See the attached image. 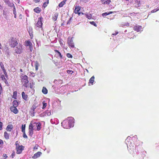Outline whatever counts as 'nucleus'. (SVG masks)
<instances>
[{"instance_id": "473e14b6", "label": "nucleus", "mask_w": 159, "mask_h": 159, "mask_svg": "<svg viewBox=\"0 0 159 159\" xmlns=\"http://www.w3.org/2000/svg\"><path fill=\"white\" fill-rule=\"evenodd\" d=\"M37 125H38V126H37V128H36V130H39L41 128V124L39 123H37Z\"/></svg>"}, {"instance_id": "3c124183", "label": "nucleus", "mask_w": 159, "mask_h": 159, "mask_svg": "<svg viewBox=\"0 0 159 159\" xmlns=\"http://www.w3.org/2000/svg\"><path fill=\"white\" fill-rule=\"evenodd\" d=\"M39 64L38 62L37 61H36L35 63V66H39Z\"/></svg>"}, {"instance_id": "5fc2aeb1", "label": "nucleus", "mask_w": 159, "mask_h": 159, "mask_svg": "<svg viewBox=\"0 0 159 159\" xmlns=\"http://www.w3.org/2000/svg\"><path fill=\"white\" fill-rule=\"evenodd\" d=\"M4 82H5V83L6 84L7 86H8L9 85V83L7 81V80H5V81H4Z\"/></svg>"}, {"instance_id": "5701e85b", "label": "nucleus", "mask_w": 159, "mask_h": 159, "mask_svg": "<svg viewBox=\"0 0 159 159\" xmlns=\"http://www.w3.org/2000/svg\"><path fill=\"white\" fill-rule=\"evenodd\" d=\"M58 16V13H56L54 14L52 16V19L54 21H55L57 20V17Z\"/></svg>"}, {"instance_id": "bb28decb", "label": "nucleus", "mask_w": 159, "mask_h": 159, "mask_svg": "<svg viewBox=\"0 0 159 159\" xmlns=\"http://www.w3.org/2000/svg\"><path fill=\"white\" fill-rule=\"evenodd\" d=\"M44 115H47L48 116H50L51 115V111H50L47 110L44 112Z\"/></svg>"}, {"instance_id": "49530a36", "label": "nucleus", "mask_w": 159, "mask_h": 159, "mask_svg": "<svg viewBox=\"0 0 159 159\" xmlns=\"http://www.w3.org/2000/svg\"><path fill=\"white\" fill-rule=\"evenodd\" d=\"M36 108V107L35 105H33L32 108V111H34L35 109Z\"/></svg>"}, {"instance_id": "c756f323", "label": "nucleus", "mask_w": 159, "mask_h": 159, "mask_svg": "<svg viewBox=\"0 0 159 159\" xmlns=\"http://www.w3.org/2000/svg\"><path fill=\"white\" fill-rule=\"evenodd\" d=\"M0 66L2 71L6 70L4 67V64L2 62H0Z\"/></svg>"}, {"instance_id": "bf43d9fd", "label": "nucleus", "mask_w": 159, "mask_h": 159, "mask_svg": "<svg viewBox=\"0 0 159 159\" xmlns=\"http://www.w3.org/2000/svg\"><path fill=\"white\" fill-rule=\"evenodd\" d=\"M11 156H12V158H13L15 156V153L14 152H13L12 153Z\"/></svg>"}, {"instance_id": "0e129e2a", "label": "nucleus", "mask_w": 159, "mask_h": 159, "mask_svg": "<svg viewBox=\"0 0 159 159\" xmlns=\"http://www.w3.org/2000/svg\"><path fill=\"white\" fill-rule=\"evenodd\" d=\"M30 75L32 76L33 77H34L35 76L34 73L33 72H30Z\"/></svg>"}, {"instance_id": "aec40b11", "label": "nucleus", "mask_w": 159, "mask_h": 159, "mask_svg": "<svg viewBox=\"0 0 159 159\" xmlns=\"http://www.w3.org/2000/svg\"><path fill=\"white\" fill-rule=\"evenodd\" d=\"M29 135L30 136H31L33 134V130H34L31 127L29 126Z\"/></svg>"}, {"instance_id": "13d9d810", "label": "nucleus", "mask_w": 159, "mask_h": 159, "mask_svg": "<svg viewBox=\"0 0 159 159\" xmlns=\"http://www.w3.org/2000/svg\"><path fill=\"white\" fill-rule=\"evenodd\" d=\"M137 136L136 135H135L134 136H133L132 137V139L133 140H134L135 139H136V140H137Z\"/></svg>"}, {"instance_id": "2f4dec72", "label": "nucleus", "mask_w": 159, "mask_h": 159, "mask_svg": "<svg viewBox=\"0 0 159 159\" xmlns=\"http://www.w3.org/2000/svg\"><path fill=\"white\" fill-rule=\"evenodd\" d=\"M17 92L14 91L13 93V95H12V98L16 99L17 98Z\"/></svg>"}, {"instance_id": "e2e57ef3", "label": "nucleus", "mask_w": 159, "mask_h": 159, "mask_svg": "<svg viewBox=\"0 0 159 159\" xmlns=\"http://www.w3.org/2000/svg\"><path fill=\"white\" fill-rule=\"evenodd\" d=\"M12 7L13 8V11H16V8L15 7V6L14 5V4L13 5V6H12Z\"/></svg>"}, {"instance_id": "4468645a", "label": "nucleus", "mask_w": 159, "mask_h": 159, "mask_svg": "<svg viewBox=\"0 0 159 159\" xmlns=\"http://www.w3.org/2000/svg\"><path fill=\"white\" fill-rule=\"evenodd\" d=\"M42 154V152H38L35 153L34 155L32 157V158L33 159H36L39 157Z\"/></svg>"}, {"instance_id": "f8f14e48", "label": "nucleus", "mask_w": 159, "mask_h": 159, "mask_svg": "<svg viewBox=\"0 0 159 159\" xmlns=\"http://www.w3.org/2000/svg\"><path fill=\"white\" fill-rule=\"evenodd\" d=\"M9 14L8 10H3V16L7 20L8 19V14Z\"/></svg>"}, {"instance_id": "c85d7f7f", "label": "nucleus", "mask_w": 159, "mask_h": 159, "mask_svg": "<svg viewBox=\"0 0 159 159\" xmlns=\"http://www.w3.org/2000/svg\"><path fill=\"white\" fill-rule=\"evenodd\" d=\"M135 2H136V4L135 6L136 7H138L140 6V2L138 0H136Z\"/></svg>"}, {"instance_id": "9b49d317", "label": "nucleus", "mask_w": 159, "mask_h": 159, "mask_svg": "<svg viewBox=\"0 0 159 159\" xmlns=\"http://www.w3.org/2000/svg\"><path fill=\"white\" fill-rule=\"evenodd\" d=\"M37 126H38L37 125V123L34 122L33 123H30L29 125V126H30L32 129L34 130H36V128H37Z\"/></svg>"}, {"instance_id": "58836bf2", "label": "nucleus", "mask_w": 159, "mask_h": 159, "mask_svg": "<svg viewBox=\"0 0 159 159\" xmlns=\"http://www.w3.org/2000/svg\"><path fill=\"white\" fill-rule=\"evenodd\" d=\"M5 77L4 75H2L1 76V79L3 82L6 80V79L5 78Z\"/></svg>"}, {"instance_id": "a211bd4d", "label": "nucleus", "mask_w": 159, "mask_h": 159, "mask_svg": "<svg viewBox=\"0 0 159 159\" xmlns=\"http://www.w3.org/2000/svg\"><path fill=\"white\" fill-rule=\"evenodd\" d=\"M80 8L79 6H76L75 9L74 10V12L75 14L78 13L80 10Z\"/></svg>"}, {"instance_id": "2eb2a0df", "label": "nucleus", "mask_w": 159, "mask_h": 159, "mask_svg": "<svg viewBox=\"0 0 159 159\" xmlns=\"http://www.w3.org/2000/svg\"><path fill=\"white\" fill-rule=\"evenodd\" d=\"M4 2L6 3V4H7V5L11 7H12V6H13L14 4L13 3L11 2L9 0H3Z\"/></svg>"}, {"instance_id": "de8ad7c7", "label": "nucleus", "mask_w": 159, "mask_h": 159, "mask_svg": "<svg viewBox=\"0 0 159 159\" xmlns=\"http://www.w3.org/2000/svg\"><path fill=\"white\" fill-rule=\"evenodd\" d=\"M90 23L91 25H93L94 26H96V24L94 21H90L89 22Z\"/></svg>"}, {"instance_id": "09e8293b", "label": "nucleus", "mask_w": 159, "mask_h": 159, "mask_svg": "<svg viewBox=\"0 0 159 159\" xmlns=\"http://www.w3.org/2000/svg\"><path fill=\"white\" fill-rule=\"evenodd\" d=\"M108 15V13H107V12H105V13H103L102 14V16H105Z\"/></svg>"}, {"instance_id": "69168bd1", "label": "nucleus", "mask_w": 159, "mask_h": 159, "mask_svg": "<svg viewBox=\"0 0 159 159\" xmlns=\"http://www.w3.org/2000/svg\"><path fill=\"white\" fill-rule=\"evenodd\" d=\"M78 15L79 16H80L81 14H82V15H84V13L83 12H78Z\"/></svg>"}, {"instance_id": "6ab92c4d", "label": "nucleus", "mask_w": 159, "mask_h": 159, "mask_svg": "<svg viewBox=\"0 0 159 159\" xmlns=\"http://www.w3.org/2000/svg\"><path fill=\"white\" fill-rule=\"evenodd\" d=\"M94 78L95 77L94 76H92L89 80V83L90 84L93 85V82L94 81Z\"/></svg>"}, {"instance_id": "f257e3e1", "label": "nucleus", "mask_w": 159, "mask_h": 159, "mask_svg": "<svg viewBox=\"0 0 159 159\" xmlns=\"http://www.w3.org/2000/svg\"><path fill=\"white\" fill-rule=\"evenodd\" d=\"M132 142V140L131 139V138L130 136H128L125 141V143L127 145L129 152L130 153L133 154L136 151L135 150L136 146L135 144Z\"/></svg>"}, {"instance_id": "423d86ee", "label": "nucleus", "mask_w": 159, "mask_h": 159, "mask_svg": "<svg viewBox=\"0 0 159 159\" xmlns=\"http://www.w3.org/2000/svg\"><path fill=\"white\" fill-rule=\"evenodd\" d=\"M22 48L20 44H19L15 48L14 51L15 53L17 54H21L22 52Z\"/></svg>"}, {"instance_id": "680f3d73", "label": "nucleus", "mask_w": 159, "mask_h": 159, "mask_svg": "<svg viewBox=\"0 0 159 159\" xmlns=\"http://www.w3.org/2000/svg\"><path fill=\"white\" fill-rule=\"evenodd\" d=\"M4 49L6 50V51L8 49V47L7 46H5V47H4Z\"/></svg>"}, {"instance_id": "4c0bfd02", "label": "nucleus", "mask_w": 159, "mask_h": 159, "mask_svg": "<svg viewBox=\"0 0 159 159\" xmlns=\"http://www.w3.org/2000/svg\"><path fill=\"white\" fill-rule=\"evenodd\" d=\"M86 17L89 19H91L92 18V15L90 14H85Z\"/></svg>"}, {"instance_id": "1a4fd4ad", "label": "nucleus", "mask_w": 159, "mask_h": 159, "mask_svg": "<svg viewBox=\"0 0 159 159\" xmlns=\"http://www.w3.org/2000/svg\"><path fill=\"white\" fill-rule=\"evenodd\" d=\"M67 43L70 47L72 48H74L75 47L74 43L72 38H68Z\"/></svg>"}, {"instance_id": "4be33fe9", "label": "nucleus", "mask_w": 159, "mask_h": 159, "mask_svg": "<svg viewBox=\"0 0 159 159\" xmlns=\"http://www.w3.org/2000/svg\"><path fill=\"white\" fill-rule=\"evenodd\" d=\"M13 128V126L12 125H8L7 126V128H6V130L7 131H11V129H12Z\"/></svg>"}, {"instance_id": "7ed1b4c3", "label": "nucleus", "mask_w": 159, "mask_h": 159, "mask_svg": "<svg viewBox=\"0 0 159 159\" xmlns=\"http://www.w3.org/2000/svg\"><path fill=\"white\" fill-rule=\"evenodd\" d=\"M43 19V18L42 16L38 18V22L36 23L35 25L36 29H38L39 28L42 27L43 23L42 22V20Z\"/></svg>"}, {"instance_id": "20e7f679", "label": "nucleus", "mask_w": 159, "mask_h": 159, "mask_svg": "<svg viewBox=\"0 0 159 159\" xmlns=\"http://www.w3.org/2000/svg\"><path fill=\"white\" fill-rule=\"evenodd\" d=\"M21 80L22 82H24L23 86L26 88L29 87L28 84L29 81L28 80V77L26 75L22 76L21 77Z\"/></svg>"}, {"instance_id": "412c9836", "label": "nucleus", "mask_w": 159, "mask_h": 159, "mask_svg": "<svg viewBox=\"0 0 159 159\" xmlns=\"http://www.w3.org/2000/svg\"><path fill=\"white\" fill-rule=\"evenodd\" d=\"M34 11L35 12L39 13L41 12V10L40 8L38 7L34 8Z\"/></svg>"}, {"instance_id": "774afa93", "label": "nucleus", "mask_w": 159, "mask_h": 159, "mask_svg": "<svg viewBox=\"0 0 159 159\" xmlns=\"http://www.w3.org/2000/svg\"><path fill=\"white\" fill-rule=\"evenodd\" d=\"M118 32H116L115 33L112 34V35H116L118 34Z\"/></svg>"}, {"instance_id": "603ef678", "label": "nucleus", "mask_w": 159, "mask_h": 159, "mask_svg": "<svg viewBox=\"0 0 159 159\" xmlns=\"http://www.w3.org/2000/svg\"><path fill=\"white\" fill-rule=\"evenodd\" d=\"M23 137L25 138H28L27 136L25 134V132H23Z\"/></svg>"}, {"instance_id": "7c9ffc66", "label": "nucleus", "mask_w": 159, "mask_h": 159, "mask_svg": "<svg viewBox=\"0 0 159 159\" xmlns=\"http://www.w3.org/2000/svg\"><path fill=\"white\" fill-rule=\"evenodd\" d=\"M159 10V8L158 9V8L155 9H154L152 10L151 12H150L148 14V16H149V15H150L151 14V13H153L155 12H157V11H158Z\"/></svg>"}, {"instance_id": "c03bdc74", "label": "nucleus", "mask_w": 159, "mask_h": 159, "mask_svg": "<svg viewBox=\"0 0 159 159\" xmlns=\"http://www.w3.org/2000/svg\"><path fill=\"white\" fill-rule=\"evenodd\" d=\"M56 52H57L58 55L60 57V58H62V55H61V53L60 52H59L58 51H57V50H56Z\"/></svg>"}, {"instance_id": "a18cd8bd", "label": "nucleus", "mask_w": 159, "mask_h": 159, "mask_svg": "<svg viewBox=\"0 0 159 159\" xmlns=\"http://www.w3.org/2000/svg\"><path fill=\"white\" fill-rule=\"evenodd\" d=\"M66 56L68 57V58H72V56L69 53H67L66 54Z\"/></svg>"}, {"instance_id": "f704fd0d", "label": "nucleus", "mask_w": 159, "mask_h": 159, "mask_svg": "<svg viewBox=\"0 0 159 159\" xmlns=\"http://www.w3.org/2000/svg\"><path fill=\"white\" fill-rule=\"evenodd\" d=\"M4 136L5 138L7 139H8L9 138V137L8 134L6 132H5L4 133Z\"/></svg>"}, {"instance_id": "79ce46f5", "label": "nucleus", "mask_w": 159, "mask_h": 159, "mask_svg": "<svg viewBox=\"0 0 159 159\" xmlns=\"http://www.w3.org/2000/svg\"><path fill=\"white\" fill-rule=\"evenodd\" d=\"M43 107L42 108L44 109L47 106V103L45 102L44 101L43 102Z\"/></svg>"}, {"instance_id": "864d4df0", "label": "nucleus", "mask_w": 159, "mask_h": 159, "mask_svg": "<svg viewBox=\"0 0 159 159\" xmlns=\"http://www.w3.org/2000/svg\"><path fill=\"white\" fill-rule=\"evenodd\" d=\"M38 145L37 144H36L34 148V150H37L38 149Z\"/></svg>"}, {"instance_id": "f03ea898", "label": "nucleus", "mask_w": 159, "mask_h": 159, "mask_svg": "<svg viewBox=\"0 0 159 159\" xmlns=\"http://www.w3.org/2000/svg\"><path fill=\"white\" fill-rule=\"evenodd\" d=\"M20 142L18 141H16L15 143L16 146V153L17 154H20L22 152V151L24 149V147L22 145H19Z\"/></svg>"}, {"instance_id": "ea45409f", "label": "nucleus", "mask_w": 159, "mask_h": 159, "mask_svg": "<svg viewBox=\"0 0 159 159\" xmlns=\"http://www.w3.org/2000/svg\"><path fill=\"white\" fill-rule=\"evenodd\" d=\"M111 2V1L110 0H106V1H105V2L103 3V4L108 5Z\"/></svg>"}, {"instance_id": "ddd939ff", "label": "nucleus", "mask_w": 159, "mask_h": 159, "mask_svg": "<svg viewBox=\"0 0 159 159\" xmlns=\"http://www.w3.org/2000/svg\"><path fill=\"white\" fill-rule=\"evenodd\" d=\"M10 109L11 111L15 114H17L18 112V111L16 107L11 106L10 107Z\"/></svg>"}, {"instance_id": "6e6552de", "label": "nucleus", "mask_w": 159, "mask_h": 159, "mask_svg": "<svg viewBox=\"0 0 159 159\" xmlns=\"http://www.w3.org/2000/svg\"><path fill=\"white\" fill-rule=\"evenodd\" d=\"M67 119L68 120H69V126L70 128L73 127L74 126V118L72 117H68Z\"/></svg>"}, {"instance_id": "0eeeda50", "label": "nucleus", "mask_w": 159, "mask_h": 159, "mask_svg": "<svg viewBox=\"0 0 159 159\" xmlns=\"http://www.w3.org/2000/svg\"><path fill=\"white\" fill-rule=\"evenodd\" d=\"M9 41L10 45L11 47L14 48L18 44L17 42L16 39V38H12Z\"/></svg>"}, {"instance_id": "9d476101", "label": "nucleus", "mask_w": 159, "mask_h": 159, "mask_svg": "<svg viewBox=\"0 0 159 159\" xmlns=\"http://www.w3.org/2000/svg\"><path fill=\"white\" fill-rule=\"evenodd\" d=\"M142 27L141 26L138 25H136L134 26V30L137 32L141 31L142 30Z\"/></svg>"}, {"instance_id": "a878e982", "label": "nucleus", "mask_w": 159, "mask_h": 159, "mask_svg": "<svg viewBox=\"0 0 159 159\" xmlns=\"http://www.w3.org/2000/svg\"><path fill=\"white\" fill-rule=\"evenodd\" d=\"M25 45L27 47V46L30 47L31 46H32V44L30 41L28 40L25 43Z\"/></svg>"}, {"instance_id": "393cba45", "label": "nucleus", "mask_w": 159, "mask_h": 159, "mask_svg": "<svg viewBox=\"0 0 159 159\" xmlns=\"http://www.w3.org/2000/svg\"><path fill=\"white\" fill-rule=\"evenodd\" d=\"M13 107H16L19 105L18 102L17 101L14 100L13 102Z\"/></svg>"}, {"instance_id": "dca6fc26", "label": "nucleus", "mask_w": 159, "mask_h": 159, "mask_svg": "<svg viewBox=\"0 0 159 159\" xmlns=\"http://www.w3.org/2000/svg\"><path fill=\"white\" fill-rule=\"evenodd\" d=\"M51 122L52 124L57 125L59 123L58 120L57 118H54L53 119L51 120Z\"/></svg>"}, {"instance_id": "b1692460", "label": "nucleus", "mask_w": 159, "mask_h": 159, "mask_svg": "<svg viewBox=\"0 0 159 159\" xmlns=\"http://www.w3.org/2000/svg\"><path fill=\"white\" fill-rule=\"evenodd\" d=\"M42 91V92L44 94H47L48 93L47 89L44 87L43 88Z\"/></svg>"}, {"instance_id": "6e6d98bb", "label": "nucleus", "mask_w": 159, "mask_h": 159, "mask_svg": "<svg viewBox=\"0 0 159 159\" xmlns=\"http://www.w3.org/2000/svg\"><path fill=\"white\" fill-rule=\"evenodd\" d=\"M2 122H0V130H1L2 129Z\"/></svg>"}, {"instance_id": "f3484780", "label": "nucleus", "mask_w": 159, "mask_h": 159, "mask_svg": "<svg viewBox=\"0 0 159 159\" xmlns=\"http://www.w3.org/2000/svg\"><path fill=\"white\" fill-rule=\"evenodd\" d=\"M22 98L23 99L27 101L28 100L27 97L28 96L27 94L25 93L24 92H22L21 93Z\"/></svg>"}, {"instance_id": "a19ab883", "label": "nucleus", "mask_w": 159, "mask_h": 159, "mask_svg": "<svg viewBox=\"0 0 159 159\" xmlns=\"http://www.w3.org/2000/svg\"><path fill=\"white\" fill-rule=\"evenodd\" d=\"M67 73L69 74L72 75L74 71L71 70H67L66 71Z\"/></svg>"}, {"instance_id": "338daca9", "label": "nucleus", "mask_w": 159, "mask_h": 159, "mask_svg": "<svg viewBox=\"0 0 159 159\" xmlns=\"http://www.w3.org/2000/svg\"><path fill=\"white\" fill-rule=\"evenodd\" d=\"M31 112H32V114H31V116H34V111H32Z\"/></svg>"}, {"instance_id": "052dcab7", "label": "nucleus", "mask_w": 159, "mask_h": 159, "mask_svg": "<svg viewBox=\"0 0 159 159\" xmlns=\"http://www.w3.org/2000/svg\"><path fill=\"white\" fill-rule=\"evenodd\" d=\"M3 143V141L2 140L0 139V144L1 145H2Z\"/></svg>"}, {"instance_id": "cd10ccee", "label": "nucleus", "mask_w": 159, "mask_h": 159, "mask_svg": "<svg viewBox=\"0 0 159 159\" xmlns=\"http://www.w3.org/2000/svg\"><path fill=\"white\" fill-rule=\"evenodd\" d=\"M34 81H32V82L30 83V87L31 89H33L34 88Z\"/></svg>"}, {"instance_id": "4d7b16f0", "label": "nucleus", "mask_w": 159, "mask_h": 159, "mask_svg": "<svg viewBox=\"0 0 159 159\" xmlns=\"http://www.w3.org/2000/svg\"><path fill=\"white\" fill-rule=\"evenodd\" d=\"M29 47L30 50V52H32L33 50V46L32 45V46H31Z\"/></svg>"}, {"instance_id": "c9c22d12", "label": "nucleus", "mask_w": 159, "mask_h": 159, "mask_svg": "<svg viewBox=\"0 0 159 159\" xmlns=\"http://www.w3.org/2000/svg\"><path fill=\"white\" fill-rule=\"evenodd\" d=\"M49 3L48 0L47 2H45L43 4L42 6V7L45 8L47 6L48 4Z\"/></svg>"}, {"instance_id": "37998d69", "label": "nucleus", "mask_w": 159, "mask_h": 159, "mask_svg": "<svg viewBox=\"0 0 159 159\" xmlns=\"http://www.w3.org/2000/svg\"><path fill=\"white\" fill-rule=\"evenodd\" d=\"M3 71V73H4V75L5 76V77L6 78H8V76L7 73L6 72V70H4V71Z\"/></svg>"}, {"instance_id": "39448f33", "label": "nucleus", "mask_w": 159, "mask_h": 159, "mask_svg": "<svg viewBox=\"0 0 159 159\" xmlns=\"http://www.w3.org/2000/svg\"><path fill=\"white\" fill-rule=\"evenodd\" d=\"M61 125L64 128L70 129L69 125V120L68 119L64 120L61 123Z\"/></svg>"}, {"instance_id": "72a5a7b5", "label": "nucleus", "mask_w": 159, "mask_h": 159, "mask_svg": "<svg viewBox=\"0 0 159 159\" xmlns=\"http://www.w3.org/2000/svg\"><path fill=\"white\" fill-rule=\"evenodd\" d=\"M65 1H63L61 2L58 5V6L60 7H62L63 6V5L65 4Z\"/></svg>"}, {"instance_id": "8fccbe9b", "label": "nucleus", "mask_w": 159, "mask_h": 159, "mask_svg": "<svg viewBox=\"0 0 159 159\" xmlns=\"http://www.w3.org/2000/svg\"><path fill=\"white\" fill-rule=\"evenodd\" d=\"M72 18V17H71L70 18L69 20L67 21V24H70V22L71 21Z\"/></svg>"}, {"instance_id": "e433bc0d", "label": "nucleus", "mask_w": 159, "mask_h": 159, "mask_svg": "<svg viewBox=\"0 0 159 159\" xmlns=\"http://www.w3.org/2000/svg\"><path fill=\"white\" fill-rule=\"evenodd\" d=\"M25 125H22L21 126V131L22 132H25Z\"/></svg>"}]
</instances>
